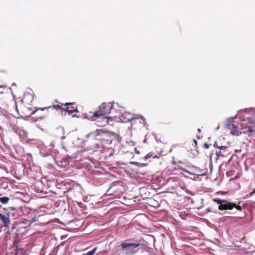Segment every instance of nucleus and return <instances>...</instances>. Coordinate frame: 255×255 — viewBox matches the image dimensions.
I'll list each match as a JSON object with an SVG mask.
<instances>
[{
	"label": "nucleus",
	"mask_w": 255,
	"mask_h": 255,
	"mask_svg": "<svg viewBox=\"0 0 255 255\" xmlns=\"http://www.w3.org/2000/svg\"><path fill=\"white\" fill-rule=\"evenodd\" d=\"M241 123L229 119L227 128L230 130L231 134L239 135L240 134H248L252 135L255 134V109H246L240 116Z\"/></svg>",
	"instance_id": "1"
},
{
	"label": "nucleus",
	"mask_w": 255,
	"mask_h": 255,
	"mask_svg": "<svg viewBox=\"0 0 255 255\" xmlns=\"http://www.w3.org/2000/svg\"><path fill=\"white\" fill-rule=\"evenodd\" d=\"M113 105L112 103H103L99 107V110L94 113L93 117H98L110 114L113 109Z\"/></svg>",
	"instance_id": "2"
},
{
	"label": "nucleus",
	"mask_w": 255,
	"mask_h": 255,
	"mask_svg": "<svg viewBox=\"0 0 255 255\" xmlns=\"http://www.w3.org/2000/svg\"><path fill=\"white\" fill-rule=\"evenodd\" d=\"M140 118L142 119V122L141 121H134V123L132 124V127L133 128H135L134 127V125L135 124H139L140 126L143 125L144 122V119L141 117H134L132 115L130 114L129 113L126 112L123 113L122 115L121 120L122 122L123 123H128L130 121H132L133 120H137L139 119Z\"/></svg>",
	"instance_id": "3"
},
{
	"label": "nucleus",
	"mask_w": 255,
	"mask_h": 255,
	"mask_svg": "<svg viewBox=\"0 0 255 255\" xmlns=\"http://www.w3.org/2000/svg\"><path fill=\"white\" fill-rule=\"evenodd\" d=\"M139 246L138 244L128 243L124 242L122 243L121 247L126 255H131L135 254L136 251L134 250Z\"/></svg>",
	"instance_id": "4"
},
{
	"label": "nucleus",
	"mask_w": 255,
	"mask_h": 255,
	"mask_svg": "<svg viewBox=\"0 0 255 255\" xmlns=\"http://www.w3.org/2000/svg\"><path fill=\"white\" fill-rule=\"evenodd\" d=\"M214 202L219 205L218 208L220 210H231L234 206L233 203L228 202L227 200L215 198L213 200Z\"/></svg>",
	"instance_id": "5"
},
{
	"label": "nucleus",
	"mask_w": 255,
	"mask_h": 255,
	"mask_svg": "<svg viewBox=\"0 0 255 255\" xmlns=\"http://www.w3.org/2000/svg\"><path fill=\"white\" fill-rule=\"evenodd\" d=\"M214 146L220 149L219 151L216 152L218 157L224 156L225 154L228 153L230 151L228 146L219 145L217 142L214 143Z\"/></svg>",
	"instance_id": "6"
},
{
	"label": "nucleus",
	"mask_w": 255,
	"mask_h": 255,
	"mask_svg": "<svg viewBox=\"0 0 255 255\" xmlns=\"http://www.w3.org/2000/svg\"><path fill=\"white\" fill-rule=\"evenodd\" d=\"M0 220L2 223V227L9 228L10 222L9 215L8 214H2L0 213Z\"/></svg>",
	"instance_id": "7"
},
{
	"label": "nucleus",
	"mask_w": 255,
	"mask_h": 255,
	"mask_svg": "<svg viewBox=\"0 0 255 255\" xmlns=\"http://www.w3.org/2000/svg\"><path fill=\"white\" fill-rule=\"evenodd\" d=\"M57 107L58 109L61 111V112L62 113L63 112H65L68 113L69 115H71L73 114L74 112H77L78 110L77 109H74V110H65L64 108L60 106H57Z\"/></svg>",
	"instance_id": "8"
},
{
	"label": "nucleus",
	"mask_w": 255,
	"mask_h": 255,
	"mask_svg": "<svg viewBox=\"0 0 255 255\" xmlns=\"http://www.w3.org/2000/svg\"><path fill=\"white\" fill-rule=\"evenodd\" d=\"M255 194V188L251 192H250L249 193L246 194L243 197L244 199H248L250 198L251 196L254 195Z\"/></svg>",
	"instance_id": "9"
},
{
	"label": "nucleus",
	"mask_w": 255,
	"mask_h": 255,
	"mask_svg": "<svg viewBox=\"0 0 255 255\" xmlns=\"http://www.w3.org/2000/svg\"><path fill=\"white\" fill-rule=\"evenodd\" d=\"M9 198L7 197H1V198H0V201L2 204H6V203H7L8 201H9Z\"/></svg>",
	"instance_id": "10"
},
{
	"label": "nucleus",
	"mask_w": 255,
	"mask_h": 255,
	"mask_svg": "<svg viewBox=\"0 0 255 255\" xmlns=\"http://www.w3.org/2000/svg\"><path fill=\"white\" fill-rule=\"evenodd\" d=\"M97 250V247H95L93 250L88 252L87 253L84 254V255H93Z\"/></svg>",
	"instance_id": "11"
},
{
	"label": "nucleus",
	"mask_w": 255,
	"mask_h": 255,
	"mask_svg": "<svg viewBox=\"0 0 255 255\" xmlns=\"http://www.w3.org/2000/svg\"><path fill=\"white\" fill-rule=\"evenodd\" d=\"M233 204H234V206H233V208H234V207H235V208H236L238 210H239V211L242 210V207H241L240 206H239V205H237L236 204H234V203H233Z\"/></svg>",
	"instance_id": "12"
},
{
	"label": "nucleus",
	"mask_w": 255,
	"mask_h": 255,
	"mask_svg": "<svg viewBox=\"0 0 255 255\" xmlns=\"http://www.w3.org/2000/svg\"><path fill=\"white\" fill-rule=\"evenodd\" d=\"M180 169L182 171L185 172L186 173H188V174H191L190 172L186 170V169L184 168L183 167H180Z\"/></svg>",
	"instance_id": "13"
},
{
	"label": "nucleus",
	"mask_w": 255,
	"mask_h": 255,
	"mask_svg": "<svg viewBox=\"0 0 255 255\" xmlns=\"http://www.w3.org/2000/svg\"><path fill=\"white\" fill-rule=\"evenodd\" d=\"M204 147L206 149H208L209 147V145L207 143H205L204 145Z\"/></svg>",
	"instance_id": "14"
},
{
	"label": "nucleus",
	"mask_w": 255,
	"mask_h": 255,
	"mask_svg": "<svg viewBox=\"0 0 255 255\" xmlns=\"http://www.w3.org/2000/svg\"><path fill=\"white\" fill-rule=\"evenodd\" d=\"M73 103H66L64 104L65 106H67V105H72Z\"/></svg>",
	"instance_id": "15"
},
{
	"label": "nucleus",
	"mask_w": 255,
	"mask_h": 255,
	"mask_svg": "<svg viewBox=\"0 0 255 255\" xmlns=\"http://www.w3.org/2000/svg\"><path fill=\"white\" fill-rule=\"evenodd\" d=\"M69 109V107H67V108L65 110H70Z\"/></svg>",
	"instance_id": "16"
},
{
	"label": "nucleus",
	"mask_w": 255,
	"mask_h": 255,
	"mask_svg": "<svg viewBox=\"0 0 255 255\" xmlns=\"http://www.w3.org/2000/svg\"><path fill=\"white\" fill-rule=\"evenodd\" d=\"M201 131L200 129V128H198V131L200 132Z\"/></svg>",
	"instance_id": "17"
},
{
	"label": "nucleus",
	"mask_w": 255,
	"mask_h": 255,
	"mask_svg": "<svg viewBox=\"0 0 255 255\" xmlns=\"http://www.w3.org/2000/svg\"><path fill=\"white\" fill-rule=\"evenodd\" d=\"M110 118H111V117H107V118H106V119H110Z\"/></svg>",
	"instance_id": "18"
},
{
	"label": "nucleus",
	"mask_w": 255,
	"mask_h": 255,
	"mask_svg": "<svg viewBox=\"0 0 255 255\" xmlns=\"http://www.w3.org/2000/svg\"><path fill=\"white\" fill-rule=\"evenodd\" d=\"M35 111L33 112L32 113V114H34L35 113Z\"/></svg>",
	"instance_id": "19"
},
{
	"label": "nucleus",
	"mask_w": 255,
	"mask_h": 255,
	"mask_svg": "<svg viewBox=\"0 0 255 255\" xmlns=\"http://www.w3.org/2000/svg\"><path fill=\"white\" fill-rule=\"evenodd\" d=\"M194 142H195L196 143L197 142V141L196 140H194Z\"/></svg>",
	"instance_id": "20"
}]
</instances>
